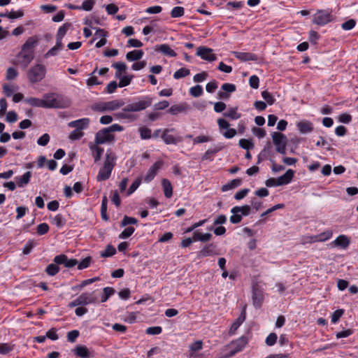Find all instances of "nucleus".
<instances>
[{
    "label": "nucleus",
    "instance_id": "f257e3e1",
    "mask_svg": "<svg viewBox=\"0 0 358 358\" xmlns=\"http://www.w3.org/2000/svg\"><path fill=\"white\" fill-rule=\"evenodd\" d=\"M153 99L150 96H145L138 101L127 104L122 108V112L117 113L115 116L119 119H128L132 117L127 113L139 112L152 105Z\"/></svg>",
    "mask_w": 358,
    "mask_h": 358
},
{
    "label": "nucleus",
    "instance_id": "f03ea898",
    "mask_svg": "<svg viewBox=\"0 0 358 358\" xmlns=\"http://www.w3.org/2000/svg\"><path fill=\"white\" fill-rule=\"evenodd\" d=\"M44 108H66L70 106V101L64 96L56 93L43 95Z\"/></svg>",
    "mask_w": 358,
    "mask_h": 358
},
{
    "label": "nucleus",
    "instance_id": "7ed1b4c3",
    "mask_svg": "<svg viewBox=\"0 0 358 358\" xmlns=\"http://www.w3.org/2000/svg\"><path fill=\"white\" fill-rule=\"evenodd\" d=\"M124 127L120 124H114L111 126L103 128L96 132L94 142L96 145L104 144L106 143H113L115 141V136L112 132L122 131Z\"/></svg>",
    "mask_w": 358,
    "mask_h": 358
},
{
    "label": "nucleus",
    "instance_id": "20e7f679",
    "mask_svg": "<svg viewBox=\"0 0 358 358\" xmlns=\"http://www.w3.org/2000/svg\"><path fill=\"white\" fill-rule=\"evenodd\" d=\"M115 155L112 152H107L103 167L100 169L96 176L97 181H104L110 178L111 172L115 165Z\"/></svg>",
    "mask_w": 358,
    "mask_h": 358
},
{
    "label": "nucleus",
    "instance_id": "39448f33",
    "mask_svg": "<svg viewBox=\"0 0 358 358\" xmlns=\"http://www.w3.org/2000/svg\"><path fill=\"white\" fill-rule=\"evenodd\" d=\"M46 68L41 64L31 66L27 71V78L31 83L41 82L45 76Z\"/></svg>",
    "mask_w": 358,
    "mask_h": 358
},
{
    "label": "nucleus",
    "instance_id": "423d86ee",
    "mask_svg": "<svg viewBox=\"0 0 358 358\" xmlns=\"http://www.w3.org/2000/svg\"><path fill=\"white\" fill-rule=\"evenodd\" d=\"M271 137L273 143L275 146L276 152L282 155H285L287 144V136L282 133L274 131L271 134Z\"/></svg>",
    "mask_w": 358,
    "mask_h": 358
},
{
    "label": "nucleus",
    "instance_id": "0eeeda50",
    "mask_svg": "<svg viewBox=\"0 0 358 358\" xmlns=\"http://www.w3.org/2000/svg\"><path fill=\"white\" fill-rule=\"evenodd\" d=\"M333 20L330 10H318L313 15V23L324 26Z\"/></svg>",
    "mask_w": 358,
    "mask_h": 358
},
{
    "label": "nucleus",
    "instance_id": "6e6552de",
    "mask_svg": "<svg viewBox=\"0 0 358 358\" xmlns=\"http://www.w3.org/2000/svg\"><path fill=\"white\" fill-rule=\"evenodd\" d=\"M247 343L248 339L245 336H241L235 341L231 342L230 344L231 349L229 352V357H232L237 352L242 351Z\"/></svg>",
    "mask_w": 358,
    "mask_h": 358
},
{
    "label": "nucleus",
    "instance_id": "1a4fd4ad",
    "mask_svg": "<svg viewBox=\"0 0 358 358\" xmlns=\"http://www.w3.org/2000/svg\"><path fill=\"white\" fill-rule=\"evenodd\" d=\"M80 305L85 306L91 303H98V297L96 296L94 292H84L81 294L78 297Z\"/></svg>",
    "mask_w": 358,
    "mask_h": 358
},
{
    "label": "nucleus",
    "instance_id": "9d476101",
    "mask_svg": "<svg viewBox=\"0 0 358 358\" xmlns=\"http://www.w3.org/2000/svg\"><path fill=\"white\" fill-rule=\"evenodd\" d=\"M219 252L217 250V247L214 243H209L204 245V247L197 252V258L201 259L208 256L218 255Z\"/></svg>",
    "mask_w": 358,
    "mask_h": 358
},
{
    "label": "nucleus",
    "instance_id": "9b49d317",
    "mask_svg": "<svg viewBox=\"0 0 358 358\" xmlns=\"http://www.w3.org/2000/svg\"><path fill=\"white\" fill-rule=\"evenodd\" d=\"M53 262L57 264H63L66 268H72L78 264L76 259H69L66 255L62 254L54 257Z\"/></svg>",
    "mask_w": 358,
    "mask_h": 358
},
{
    "label": "nucleus",
    "instance_id": "f8f14e48",
    "mask_svg": "<svg viewBox=\"0 0 358 358\" xmlns=\"http://www.w3.org/2000/svg\"><path fill=\"white\" fill-rule=\"evenodd\" d=\"M196 55L208 62H213L217 59V57L213 53V50L204 46H200L197 48Z\"/></svg>",
    "mask_w": 358,
    "mask_h": 358
},
{
    "label": "nucleus",
    "instance_id": "ddd939ff",
    "mask_svg": "<svg viewBox=\"0 0 358 358\" xmlns=\"http://www.w3.org/2000/svg\"><path fill=\"white\" fill-rule=\"evenodd\" d=\"M264 300V294L261 288L258 285H253L252 287V302L255 308H259L261 307Z\"/></svg>",
    "mask_w": 358,
    "mask_h": 358
},
{
    "label": "nucleus",
    "instance_id": "4468645a",
    "mask_svg": "<svg viewBox=\"0 0 358 358\" xmlns=\"http://www.w3.org/2000/svg\"><path fill=\"white\" fill-rule=\"evenodd\" d=\"M163 165L162 161L156 162L152 166L150 167L146 175L144 177V182H151L155 176L157 175L158 171L161 169Z\"/></svg>",
    "mask_w": 358,
    "mask_h": 358
},
{
    "label": "nucleus",
    "instance_id": "2eb2a0df",
    "mask_svg": "<svg viewBox=\"0 0 358 358\" xmlns=\"http://www.w3.org/2000/svg\"><path fill=\"white\" fill-rule=\"evenodd\" d=\"M17 57L19 62L23 66L24 68H27L31 63L34 57V55L31 51L22 50L18 53Z\"/></svg>",
    "mask_w": 358,
    "mask_h": 358
},
{
    "label": "nucleus",
    "instance_id": "dca6fc26",
    "mask_svg": "<svg viewBox=\"0 0 358 358\" xmlns=\"http://www.w3.org/2000/svg\"><path fill=\"white\" fill-rule=\"evenodd\" d=\"M232 54L236 59H239L241 62H257L258 60V56L251 52L234 51Z\"/></svg>",
    "mask_w": 358,
    "mask_h": 358
},
{
    "label": "nucleus",
    "instance_id": "f3484780",
    "mask_svg": "<svg viewBox=\"0 0 358 358\" xmlns=\"http://www.w3.org/2000/svg\"><path fill=\"white\" fill-rule=\"evenodd\" d=\"M90 119L87 117L78 119L74 121L69 122L68 126L71 128H75L79 131L87 129L90 124Z\"/></svg>",
    "mask_w": 358,
    "mask_h": 358
},
{
    "label": "nucleus",
    "instance_id": "a211bd4d",
    "mask_svg": "<svg viewBox=\"0 0 358 358\" xmlns=\"http://www.w3.org/2000/svg\"><path fill=\"white\" fill-rule=\"evenodd\" d=\"M169 129H165L162 135V138L164 143L167 145L173 144L176 145L182 141V138L180 136H174L169 134Z\"/></svg>",
    "mask_w": 358,
    "mask_h": 358
},
{
    "label": "nucleus",
    "instance_id": "6ab92c4d",
    "mask_svg": "<svg viewBox=\"0 0 358 358\" xmlns=\"http://www.w3.org/2000/svg\"><path fill=\"white\" fill-rule=\"evenodd\" d=\"M245 317H246L245 309L243 308V310L241 311V315L231 324V328L229 329V334L230 335L235 334L236 330L242 324V323L245 321Z\"/></svg>",
    "mask_w": 358,
    "mask_h": 358
},
{
    "label": "nucleus",
    "instance_id": "aec40b11",
    "mask_svg": "<svg viewBox=\"0 0 358 358\" xmlns=\"http://www.w3.org/2000/svg\"><path fill=\"white\" fill-rule=\"evenodd\" d=\"M73 351L75 355L80 358H90L93 357L85 345H78Z\"/></svg>",
    "mask_w": 358,
    "mask_h": 358
},
{
    "label": "nucleus",
    "instance_id": "412c9836",
    "mask_svg": "<svg viewBox=\"0 0 358 358\" xmlns=\"http://www.w3.org/2000/svg\"><path fill=\"white\" fill-rule=\"evenodd\" d=\"M155 50L169 57H175L177 56V53L166 43L156 45Z\"/></svg>",
    "mask_w": 358,
    "mask_h": 358
},
{
    "label": "nucleus",
    "instance_id": "4be33fe9",
    "mask_svg": "<svg viewBox=\"0 0 358 358\" xmlns=\"http://www.w3.org/2000/svg\"><path fill=\"white\" fill-rule=\"evenodd\" d=\"M294 176V171L288 169L282 176L277 178L279 186L289 184Z\"/></svg>",
    "mask_w": 358,
    "mask_h": 358
},
{
    "label": "nucleus",
    "instance_id": "5701e85b",
    "mask_svg": "<svg viewBox=\"0 0 358 358\" xmlns=\"http://www.w3.org/2000/svg\"><path fill=\"white\" fill-rule=\"evenodd\" d=\"M296 127L301 134L310 133L313 130V123L308 120L297 122Z\"/></svg>",
    "mask_w": 358,
    "mask_h": 358
},
{
    "label": "nucleus",
    "instance_id": "b1692460",
    "mask_svg": "<svg viewBox=\"0 0 358 358\" xmlns=\"http://www.w3.org/2000/svg\"><path fill=\"white\" fill-rule=\"evenodd\" d=\"M31 178V171H27L21 176H17L15 178L17 185L19 187H23L26 186L29 182Z\"/></svg>",
    "mask_w": 358,
    "mask_h": 358
},
{
    "label": "nucleus",
    "instance_id": "393cba45",
    "mask_svg": "<svg viewBox=\"0 0 358 358\" xmlns=\"http://www.w3.org/2000/svg\"><path fill=\"white\" fill-rule=\"evenodd\" d=\"M38 43V38L37 36L29 37L25 43L23 44L22 49V50L31 51L34 53V49Z\"/></svg>",
    "mask_w": 358,
    "mask_h": 358
},
{
    "label": "nucleus",
    "instance_id": "a878e982",
    "mask_svg": "<svg viewBox=\"0 0 358 358\" xmlns=\"http://www.w3.org/2000/svg\"><path fill=\"white\" fill-rule=\"evenodd\" d=\"M144 55L142 50H135L127 53L126 59L129 62L140 60Z\"/></svg>",
    "mask_w": 358,
    "mask_h": 358
},
{
    "label": "nucleus",
    "instance_id": "bb28decb",
    "mask_svg": "<svg viewBox=\"0 0 358 358\" xmlns=\"http://www.w3.org/2000/svg\"><path fill=\"white\" fill-rule=\"evenodd\" d=\"M189 109V106L184 103L181 104L173 105L169 109V112L171 115H177Z\"/></svg>",
    "mask_w": 358,
    "mask_h": 358
},
{
    "label": "nucleus",
    "instance_id": "cd10ccee",
    "mask_svg": "<svg viewBox=\"0 0 358 358\" xmlns=\"http://www.w3.org/2000/svg\"><path fill=\"white\" fill-rule=\"evenodd\" d=\"M112 67L116 69L115 77L118 79L122 76V73H125L127 69L126 64L121 62L113 63Z\"/></svg>",
    "mask_w": 358,
    "mask_h": 358
},
{
    "label": "nucleus",
    "instance_id": "c85d7f7f",
    "mask_svg": "<svg viewBox=\"0 0 358 358\" xmlns=\"http://www.w3.org/2000/svg\"><path fill=\"white\" fill-rule=\"evenodd\" d=\"M124 103H125L122 99H115L107 101L106 105L108 107V111H113L122 107Z\"/></svg>",
    "mask_w": 358,
    "mask_h": 358
},
{
    "label": "nucleus",
    "instance_id": "c756f323",
    "mask_svg": "<svg viewBox=\"0 0 358 358\" xmlns=\"http://www.w3.org/2000/svg\"><path fill=\"white\" fill-rule=\"evenodd\" d=\"M222 148H223V145H217L215 146V148H213L212 149H208L204 153V155H203L202 160H210V161H212L213 158L211 157V156L213 155H215L217 152H220V150H222Z\"/></svg>",
    "mask_w": 358,
    "mask_h": 358
},
{
    "label": "nucleus",
    "instance_id": "7c9ffc66",
    "mask_svg": "<svg viewBox=\"0 0 358 358\" xmlns=\"http://www.w3.org/2000/svg\"><path fill=\"white\" fill-rule=\"evenodd\" d=\"M164 194L166 198H171L173 194V187L171 182L168 179H163L162 181Z\"/></svg>",
    "mask_w": 358,
    "mask_h": 358
},
{
    "label": "nucleus",
    "instance_id": "2f4dec72",
    "mask_svg": "<svg viewBox=\"0 0 358 358\" xmlns=\"http://www.w3.org/2000/svg\"><path fill=\"white\" fill-rule=\"evenodd\" d=\"M334 243L337 246H340L342 248L345 249L349 246V245L350 243V238L347 236L340 235L334 241Z\"/></svg>",
    "mask_w": 358,
    "mask_h": 358
},
{
    "label": "nucleus",
    "instance_id": "473e14b6",
    "mask_svg": "<svg viewBox=\"0 0 358 358\" xmlns=\"http://www.w3.org/2000/svg\"><path fill=\"white\" fill-rule=\"evenodd\" d=\"M242 184V180L241 178H236L231 181L227 182L222 187V192H227L228 190L234 189L239 187Z\"/></svg>",
    "mask_w": 358,
    "mask_h": 358
},
{
    "label": "nucleus",
    "instance_id": "72a5a7b5",
    "mask_svg": "<svg viewBox=\"0 0 358 358\" xmlns=\"http://www.w3.org/2000/svg\"><path fill=\"white\" fill-rule=\"evenodd\" d=\"M90 150L92 152V157H94V162H97L101 159V155L103 152V148L97 146V145H90Z\"/></svg>",
    "mask_w": 358,
    "mask_h": 358
},
{
    "label": "nucleus",
    "instance_id": "f704fd0d",
    "mask_svg": "<svg viewBox=\"0 0 358 358\" xmlns=\"http://www.w3.org/2000/svg\"><path fill=\"white\" fill-rule=\"evenodd\" d=\"M250 206L245 205L243 206H234L231 209V213H241L242 216H248L250 213Z\"/></svg>",
    "mask_w": 358,
    "mask_h": 358
},
{
    "label": "nucleus",
    "instance_id": "c9c22d12",
    "mask_svg": "<svg viewBox=\"0 0 358 358\" xmlns=\"http://www.w3.org/2000/svg\"><path fill=\"white\" fill-rule=\"evenodd\" d=\"M25 102L30 105L31 106L34 107H41L44 108V101L43 98V99H38L35 97H29L25 99Z\"/></svg>",
    "mask_w": 358,
    "mask_h": 358
},
{
    "label": "nucleus",
    "instance_id": "e433bc0d",
    "mask_svg": "<svg viewBox=\"0 0 358 358\" xmlns=\"http://www.w3.org/2000/svg\"><path fill=\"white\" fill-rule=\"evenodd\" d=\"M107 204H108V199L106 196H104L102 199L101 206V218L108 221L109 220V217L107 215Z\"/></svg>",
    "mask_w": 358,
    "mask_h": 358
},
{
    "label": "nucleus",
    "instance_id": "4c0bfd02",
    "mask_svg": "<svg viewBox=\"0 0 358 358\" xmlns=\"http://www.w3.org/2000/svg\"><path fill=\"white\" fill-rule=\"evenodd\" d=\"M115 291L113 287H106L103 289V295L101 298V302H106L112 295L115 294Z\"/></svg>",
    "mask_w": 358,
    "mask_h": 358
},
{
    "label": "nucleus",
    "instance_id": "58836bf2",
    "mask_svg": "<svg viewBox=\"0 0 358 358\" xmlns=\"http://www.w3.org/2000/svg\"><path fill=\"white\" fill-rule=\"evenodd\" d=\"M237 107L231 108L228 110V111L224 113L223 115L232 120H238L241 117V115L237 113Z\"/></svg>",
    "mask_w": 358,
    "mask_h": 358
},
{
    "label": "nucleus",
    "instance_id": "ea45409f",
    "mask_svg": "<svg viewBox=\"0 0 358 358\" xmlns=\"http://www.w3.org/2000/svg\"><path fill=\"white\" fill-rule=\"evenodd\" d=\"M59 264H55V262L48 265L45 268V272L50 276L55 275L59 271V268L58 266Z\"/></svg>",
    "mask_w": 358,
    "mask_h": 358
},
{
    "label": "nucleus",
    "instance_id": "a19ab883",
    "mask_svg": "<svg viewBox=\"0 0 358 358\" xmlns=\"http://www.w3.org/2000/svg\"><path fill=\"white\" fill-rule=\"evenodd\" d=\"M189 92L191 96L194 97H199L203 94V90L201 85H196L194 87H192L189 89Z\"/></svg>",
    "mask_w": 358,
    "mask_h": 358
},
{
    "label": "nucleus",
    "instance_id": "79ce46f5",
    "mask_svg": "<svg viewBox=\"0 0 358 358\" xmlns=\"http://www.w3.org/2000/svg\"><path fill=\"white\" fill-rule=\"evenodd\" d=\"M72 24L70 22L64 23L62 26H61L57 33L56 37H59L63 38L67 31L71 27Z\"/></svg>",
    "mask_w": 358,
    "mask_h": 358
},
{
    "label": "nucleus",
    "instance_id": "37998d69",
    "mask_svg": "<svg viewBox=\"0 0 358 358\" xmlns=\"http://www.w3.org/2000/svg\"><path fill=\"white\" fill-rule=\"evenodd\" d=\"M138 223V220L133 217H129L127 215H124L123 219L120 222V227H124L129 224H136Z\"/></svg>",
    "mask_w": 358,
    "mask_h": 358
},
{
    "label": "nucleus",
    "instance_id": "c03bdc74",
    "mask_svg": "<svg viewBox=\"0 0 358 358\" xmlns=\"http://www.w3.org/2000/svg\"><path fill=\"white\" fill-rule=\"evenodd\" d=\"M134 76L128 75V76H122L120 79V82L118 83L119 87H124L128 86L133 78Z\"/></svg>",
    "mask_w": 358,
    "mask_h": 358
},
{
    "label": "nucleus",
    "instance_id": "a18cd8bd",
    "mask_svg": "<svg viewBox=\"0 0 358 358\" xmlns=\"http://www.w3.org/2000/svg\"><path fill=\"white\" fill-rule=\"evenodd\" d=\"M106 102L95 103L92 106V110L96 112L104 113L108 111Z\"/></svg>",
    "mask_w": 358,
    "mask_h": 358
},
{
    "label": "nucleus",
    "instance_id": "49530a36",
    "mask_svg": "<svg viewBox=\"0 0 358 358\" xmlns=\"http://www.w3.org/2000/svg\"><path fill=\"white\" fill-rule=\"evenodd\" d=\"M239 146L245 150H250L254 148V143L248 139L241 138L238 142Z\"/></svg>",
    "mask_w": 358,
    "mask_h": 358
},
{
    "label": "nucleus",
    "instance_id": "de8ad7c7",
    "mask_svg": "<svg viewBox=\"0 0 358 358\" xmlns=\"http://www.w3.org/2000/svg\"><path fill=\"white\" fill-rule=\"evenodd\" d=\"M116 253V249L111 245H108L104 251L101 252V257H109Z\"/></svg>",
    "mask_w": 358,
    "mask_h": 358
},
{
    "label": "nucleus",
    "instance_id": "09e8293b",
    "mask_svg": "<svg viewBox=\"0 0 358 358\" xmlns=\"http://www.w3.org/2000/svg\"><path fill=\"white\" fill-rule=\"evenodd\" d=\"M190 71L185 68H180L178 71H176L173 74V78L176 80L184 78L188 75H189Z\"/></svg>",
    "mask_w": 358,
    "mask_h": 358
},
{
    "label": "nucleus",
    "instance_id": "8fccbe9b",
    "mask_svg": "<svg viewBox=\"0 0 358 358\" xmlns=\"http://www.w3.org/2000/svg\"><path fill=\"white\" fill-rule=\"evenodd\" d=\"M135 231V228L133 227H128L124 229L119 235L120 239H126L130 237Z\"/></svg>",
    "mask_w": 358,
    "mask_h": 358
},
{
    "label": "nucleus",
    "instance_id": "3c124183",
    "mask_svg": "<svg viewBox=\"0 0 358 358\" xmlns=\"http://www.w3.org/2000/svg\"><path fill=\"white\" fill-rule=\"evenodd\" d=\"M95 4L94 0H85L83 1L81 6H80V10L85 11H90L92 10L94 5Z\"/></svg>",
    "mask_w": 358,
    "mask_h": 358
},
{
    "label": "nucleus",
    "instance_id": "603ef678",
    "mask_svg": "<svg viewBox=\"0 0 358 358\" xmlns=\"http://www.w3.org/2000/svg\"><path fill=\"white\" fill-rule=\"evenodd\" d=\"M141 184V178H136L132 182V184L130 185V187H129L127 192V195L129 196L132 193H134L137 189V188L140 186Z\"/></svg>",
    "mask_w": 358,
    "mask_h": 358
},
{
    "label": "nucleus",
    "instance_id": "864d4df0",
    "mask_svg": "<svg viewBox=\"0 0 358 358\" xmlns=\"http://www.w3.org/2000/svg\"><path fill=\"white\" fill-rule=\"evenodd\" d=\"M49 229H50L49 225L47 223H45V222L41 223L36 227V233L39 236H42V235L47 234L49 231Z\"/></svg>",
    "mask_w": 358,
    "mask_h": 358
},
{
    "label": "nucleus",
    "instance_id": "5fc2aeb1",
    "mask_svg": "<svg viewBox=\"0 0 358 358\" xmlns=\"http://www.w3.org/2000/svg\"><path fill=\"white\" fill-rule=\"evenodd\" d=\"M185 13V10L182 7L176 6L174 7L171 12V16L173 18L182 17Z\"/></svg>",
    "mask_w": 358,
    "mask_h": 358
},
{
    "label": "nucleus",
    "instance_id": "6e6d98bb",
    "mask_svg": "<svg viewBox=\"0 0 358 358\" xmlns=\"http://www.w3.org/2000/svg\"><path fill=\"white\" fill-rule=\"evenodd\" d=\"M140 136L142 139H150L152 137L151 129L147 127L139 128Z\"/></svg>",
    "mask_w": 358,
    "mask_h": 358
},
{
    "label": "nucleus",
    "instance_id": "4d7b16f0",
    "mask_svg": "<svg viewBox=\"0 0 358 358\" xmlns=\"http://www.w3.org/2000/svg\"><path fill=\"white\" fill-rule=\"evenodd\" d=\"M261 94H262V98L266 101V102L268 104L272 105L274 103L275 100L274 97L273 96V95L270 92H268L266 90H264V91L262 92Z\"/></svg>",
    "mask_w": 358,
    "mask_h": 358
},
{
    "label": "nucleus",
    "instance_id": "13d9d810",
    "mask_svg": "<svg viewBox=\"0 0 358 358\" xmlns=\"http://www.w3.org/2000/svg\"><path fill=\"white\" fill-rule=\"evenodd\" d=\"M36 246V243L33 240H29L24 245L22 252L24 255L29 254Z\"/></svg>",
    "mask_w": 358,
    "mask_h": 358
},
{
    "label": "nucleus",
    "instance_id": "bf43d9fd",
    "mask_svg": "<svg viewBox=\"0 0 358 358\" xmlns=\"http://www.w3.org/2000/svg\"><path fill=\"white\" fill-rule=\"evenodd\" d=\"M52 223L57 227H62L66 222L61 214H58L52 220Z\"/></svg>",
    "mask_w": 358,
    "mask_h": 358
},
{
    "label": "nucleus",
    "instance_id": "052dcab7",
    "mask_svg": "<svg viewBox=\"0 0 358 358\" xmlns=\"http://www.w3.org/2000/svg\"><path fill=\"white\" fill-rule=\"evenodd\" d=\"M13 350V346L8 343H0V354L7 355Z\"/></svg>",
    "mask_w": 358,
    "mask_h": 358
},
{
    "label": "nucleus",
    "instance_id": "680f3d73",
    "mask_svg": "<svg viewBox=\"0 0 358 358\" xmlns=\"http://www.w3.org/2000/svg\"><path fill=\"white\" fill-rule=\"evenodd\" d=\"M83 136L84 133L82 131L74 129L70 133L69 138L71 141H76L80 139Z\"/></svg>",
    "mask_w": 358,
    "mask_h": 358
},
{
    "label": "nucleus",
    "instance_id": "e2e57ef3",
    "mask_svg": "<svg viewBox=\"0 0 358 358\" xmlns=\"http://www.w3.org/2000/svg\"><path fill=\"white\" fill-rule=\"evenodd\" d=\"M278 336L275 333H271L266 338L265 343L268 346H273L277 341Z\"/></svg>",
    "mask_w": 358,
    "mask_h": 358
},
{
    "label": "nucleus",
    "instance_id": "0e129e2a",
    "mask_svg": "<svg viewBox=\"0 0 358 358\" xmlns=\"http://www.w3.org/2000/svg\"><path fill=\"white\" fill-rule=\"evenodd\" d=\"M79 335L80 332L78 330H72L69 331L67 333V341L71 343H74Z\"/></svg>",
    "mask_w": 358,
    "mask_h": 358
},
{
    "label": "nucleus",
    "instance_id": "69168bd1",
    "mask_svg": "<svg viewBox=\"0 0 358 358\" xmlns=\"http://www.w3.org/2000/svg\"><path fill=\"white\" fill-rule=\"evenodd\" d=\"M146 333L150 335H158L162 331V328L159 326L150 327L146 329Z\"/></svg>",
    "mask_w": 358,
    "mask_h": 358
},
{
    "label": "nucleus",
    "instance_id": "338daca9",
    "mask_svg": "<svg viewBox=\"0 0 358 358\" xmlns=\"http://www.w3.org/2000/svg\"><path fill=\"white\" fill-rule=\"evenodd\" d=\"M356 24V21L353 19H350L349 20H347L346 22H343L341 24V27L344 30H351L355 27Z\"/></svg>",
    "mask_w": 358,
    "mask_h": 358
},
{
    "label": "nucleus",
    "instance_id": "774afa93",
    "mask_svg": "<svg viewBox=\"0 0 358 358\" xmlns=\"http://www.w3.org/2000/svg\"><path fill=\"white\" fill-rule=\"evenodd\" d=\"M221 89L223 91H224L225 92L229 94V93H232V92H235L236 90V85L234 84L224 83L222 85Z\"/></svg>",
    "mask_w": 358,
    "mask_h": 358
}]
</instances>
